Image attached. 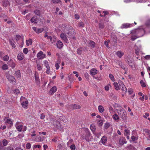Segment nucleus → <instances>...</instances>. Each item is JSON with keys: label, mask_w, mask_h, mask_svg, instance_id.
<instances>
[{"label": "nucleus", "mask_w": 150, "mask_h": 150, "mask_svg": "<svg viewBox=\"0 0 150 150\" xmlns=\"http://www.w3.org/2000/svg\"><path fill=\"white\" fill-rule=\"evenodd\" d=\"M43 52L42 51L40 52L37 54V57L39 59L43 58Z\"/></svg>", "instance_id": "bb28decb"}, {"label": "nucleus", "mask_w": 150, "mask_h": 150, "mask_svg": "<svg viewBox=\"0 0 150 150\" xmlns=\"http://www.w3.org/2000/svg\"><path fill=\"white\" fill-rule=\"evenodd\" d=\"M144 58L147 60L150 59V55H147L144 57Z\"/></svg>", "instance_id": "680f3d73"}, {"label": "nucleus", "mask_w": 150, "mask_h": 150, "mask_svg": "<svg viewBox=\"0 0 150 150\" xmlns=\"http://www.w3.org/2000/svg\"><path fill=\"white\" fill-rule=\"evenodd\" d=\"M6 77L10 82L13 83V82H14L16 83V79L13 76L9 74H7Z\"/></svg>", "instance_id": "20e7f679"}, {"label": "nucleus", "mask_w": 150, "mask_h": 150, "mask_svg": "<svg viewBox=\"0 0 150 150\" xmlns=\"http://www.w3.org/2000/svg\"><path fill=\"white\" fill-rule=\"evenodd\" d=\"M99 28H100L103 29L104 27V25L101 23H99Z\"/></svg>", "instance_id": "603ef678"}, {"label": "nucleus", "mask_w": 150, "mask_h": 150, "mask_svg": "<svg viewBox=\"0 0 150 150\" xmlns=\"http://www.w3.org/2000/svg\"><path fill=\"white\" fill-rule=\"evenodd\" d=\"M138 38H139V37L137 35H132L131 37V40L132 41H134L136 39Z\"/></svg>", "instance_id": "f704fd0d"}, {"label": "nucleus", "mask_w": 150, "mask_h": 150, "mask_svg": "<svg viewBox=\"0 0 150 150\" xmlns=\"http://www.w3.org/2000/svg\"><path fill=\"white\" fill-rule=\"evenodd\" d=\"M97 73V71L94 69H92L90 71V74L92 75H94Z\"/></svg>", "instance_id": "a211bd4d"}, {"label": "nucleus", "mask_w": 150, "mask_h": 150, "mask_svg": "<svg viewBox=\"0 0 150 150\" xmlns=\"http://www.w3.org/2000/svg\"><path fill=\"white\" fill-rule=\"evenodd\" d=\"M8 68V65L6 64H4L2 66V69L4 70Z\"/></svg>", "instance_id": "c03bdc74"}, {"label": "nucleus", "mask_w": 150, "mask_h": 150, "mask_svg": "<svg viewBox=\"0 0 150 150\" xmlns=\"http://www.w3.org/2000/svg\"><path fill=\"white\" fill-rule=\"evenodd\" d=\"M112 118L115 120H119L120 119V117L117 114L114 115L112 116Z\"/></svg>", "instance_id": "473e14b6"}, {"label": "nucleus", "mask_w": 150, "mask_h": 150, "mask_svg": "<svg viewBox=\"0 0 150 150\" xmlns=\"http://www.w3.org/2000/svg\"><path fill=\"white\" fill-rule=\"evenodd\" d=\"M127 147L129 150H137L136 148L131 144L128 146Z\"/></svg>", "instance_id": "2f4dec72"}, {"label": "nucleus", "mask_w": 150, "mask_h": 150, "mask_svg": "<svg viewBox=\"0 0 150 150\" xmlns=\"http://www.w3.org/2000/svg\"><path fill=\"white\" fill-rule=\"evenodd\" d=\"M18 59L20 61L22 60L23 58V53H19L17 56Z\"/></svg>", "instance_id": "f3484780"}, {"label": "nucleus", "mask_w": 150, "mask_h": 150, "mask_svg": "<svg viewBox=\"0 0 150 150\" xmlns=\"http://www.w3.org/2000/svg\"><path fill=\"white\" fill-rule=\"evenodd\" d=\"M26 45L27 46H29L31 45L32 43V40L31 39H29L28 40H27L26 41Z\"/></svg>", "instance_id": "393cba45"}, {"label": "nucleus", "mask_w": 150, "mask_h": 150, "mask_svg": "<svg viewBox=\"0 0 150 150\" xmlns=\"http://www.w3.org/2000/svg\"><path fill=\"white\" fill-rule=\"evenodd\" d=\"M71 107L74 109H79L81 108V106L79 105L76 104L72 105Z\"/></svg>", "instance_id": "6ab92c4d"}, {"label": "nucleus", "mask_w": 150, "mask_h": 150, "mask_svg": "<svg viewBox=\"0 0 150 150\" xmlns=\"http://www.w3.org/2000/svg\"><path fill=\"white\" fill-rule=\"evenodd\" d=\"M128 92L129 94H131L132 92V89L131 88L128 89Z\"/></svg>", "instance_id": "338daca9"}, {"label": "nucleus", "mask_w": 150, "mask_h": 150, "mask_svg": "<svg viewBox=\"0 0 150 150\" xmlns=\"http://www.w3.org/2000/svg\"><path fill=\"white\" fill-rule=\"evenodd\" d=\"M37 67L38 70H40L42 69L41 66L39 64H38L37 65Z\"/></svg>", "instance_id": "864d4df0"}, {"label": "nucleus", "mask_w": 150, "mask_h": 150, "mask_svg": "<svg viewBox=\"0 0 150 150\" xmlns=\"http://www.w3.org/2000/svg\"><path fill=\"white\" fill-rule=\"evenodd\" d=\"M44 64H45V66H46V67H47V66H49V65L48 64V62H47V61L46 60H45L44 62Z\"/></svg>", "instance_id": "13d9d810"}, {"label": "nucleus", "mask_w": 150, "mask_h": 150, "mask_svg": "<svg viewBox=\"0 0 150 150\" xmlns=\"http://www.w3.org/2000/svg\"><path fill=\"white\" fill-rule=\"evenodd\" d=\"M98 109L99 112L101 113H102L104 110L103 107L101 105H100L98 106Z\"/></svg>", "instance_id": "4be33fe9"}, {"label": "nucleus", "mask_w": 150, "mask_h": 150, "mask_svg": "<svg viewBox=\"0 0 150 150\" xmlns=\"http://www.w3.org/2000/svg\"><path fill=\"white\" fill-rule=\"evenodd\" d=\"M132 24L124 23L120 27L121 29L127 28L132 26Z\"/></svg>", "instance_id": "423d86ee"}, {"label": "nucleus", "mask_w": 150, "mask_h": 150, "mask_svg": "<svg viewBox=\"0 0 150 150\" xmlns=\"http://www.w3.org/2000/svg\"><path fill=\"white\" fill-rule=\"evenodd\" d=\"M75 146L74 144H72L70 146V148L71 150H75Z\"/></svg>", "instance_id": "3c124183"}, {"label": "nucleus", "mask_w": 150, "mask_h": 150, "mask_svg": "<svg viewBox=\"0 0 150 150\" xmlns=\"http://www.w3.org/2000/svg\"><path fill=\"white\" fill-rule=\"evenodd\" d=\"M45 116L44 113H42L40 115V118L41 119L43 120L45 117Z\"/></svg>", "instance_id": "5fc2aeb1"}, {"label": "nucleus", "mask_w": 150, "mask_h": 150, "mask_svg": "<svg viewBox=\"0 0 150 150\" xmlns=\"http://www.w3.org/2000/svg\"><path fill=\"white\" fill-rule=\"evenodd\" d=\"M9 59V57L8 55L4 56L3 58V59L4 61H6L8 60Z\"/></svg>", "instance_id": "58836bf2"}, {"label": "nucleus", "mask_w": 150, "mask_h": 150, "mask_svg": "<svg viewBox=\"0 0 150 150\" xmlns=\"http://www.w3.org/2000/svg\"><path fill=\"white\" fill-rule=\"evenodd\" d=\"M6 120V121L5 122L6 123H8V124H12V122L11 119H8L7 118V117H5L4 119V120Z\"/></svg>", "instance_id": "cd10ccee"}, {"label": "nucleus", "mask_w": 150, "mask_h": 150, "mask_svg": "<svg viewBox=\"0 0 150 150\" xmlns=\"http://www.w3.org/2000/svg\"><path fill=\"white\" fill-rule=\"evenodd\" d=\"M110 124L109 123H106L105 124V128L106 129H107L110 126Z\"/></svg>", "instance_id": "79ce46f5"}, {"label": "nucleus", "mask_w": 150, "mask_h": 150, "mask_svg": "<svg viewBox=\"0 0 150 150\" xmlns=\"http://www.w3.org/2000/svg\"><path fill=\"white\" fill-rule=\"evenodd\" d=\"M109 77L110 78L111 80L112 81H115L114 77L112 74H110L109 75Z\"/></svg>", "instance_id": "ea45409f"}, {"label": "nucleus", "mask_w": 150, "mask_h": 150, "mask_svg": "<svg viewBox=\"0 0 150 150\" xmlns=\"http://www.w3.org/2000/svg\"><path fill=\"white\" fill-rule=\"evenodd\" d=\"M55 66L56 67V69H57V70L59 68V64L58 63H56L55 64Z\"/></svg>", "instance_id": "69168bd1"}, {"label": "nucleus", "mask_w": 150, "mask_h": 150, "mask_svg": "<svg viewBox=\"0 0 150 150\" xmlns=\"http://www.w3.org/2000/svg\"><path fill=\"white\" fill-rule=\"evenodd\" d=\"M14 75L15 77L17 78H19L21 77V74L20 70H18L15 71Z\"/></svg>", "instance_id": "ddd939ff"}, {"label": "nucleus", "mask_w": 150, "mask_h": 150, "mask_svg": "<svg viewBox=\"0 0 150 150\" xmlns=\"http://www.w3.org/2000/svg\"><path fill=\"white\" fill-rule=\"evenodd\" d=\"M113 85L114 86L116 90L118 91L120 89L118 85V84L117 82H114Z\"/></svg>", "instance_id": "c756f323"}, {"label": "nucleus", "mask_w": 150, "mask_h": 150, "mask_svg": "<svg viewBox=\"0 0 150 150\" xmlns=\"http://www.w3.org/2000/svg\"><path fill=\"white\" fill-rule=\"evenodd\" d=\"M21 38V37L19 35H17L16 36V40L17 41L19 40Z\"/></svg>", "instance_id": "8fccbe9b"}, {"label": "nucleus", "mask_w": 150, "mask_h": 150, "mask_svg": "<svg viewBox=\"0 0 150 150\" xmlns=\"http://www.w3.org/2000/svg\"><path fill=\"white\" fill-rule=\"evenodd\" d=\"M83 49L81 47H80V48H78L77 50V54L79 55H81L82 53L83 50Z\"/></svg>", "instance_id": "b1692460"}, {"label": "nucleus", "mask_w": 150, "mask_h": 150, "mask_svg": "<svg viewBox=\"0 0 150 150\" xmlns=\"http://www.w3.org/2000/svg\"><path fill=\"white\" fill-rule=\"evenodd\" d=\"M34 12L36 15L39 17L40 16L41 13L40 11L39 10L36 9L34 11Z\"/></svg>", "instance_id": "412c9836"}, {"label": "nucleus", "mask_w": 150, "mask_h": 150, "mask_svg": "<svg viewBox=\"0 0 150 150\" xmlns=\"http://www.w3.org/2000/svg\"><path fill=\"white\" fill-rule=\"evenodd\" d=\"M57 90V87L55 86H54L51 89L50 91V93L52 95Z\"/></svg>", "instance_id": "dca6fc26"}, {"label": "nucleus", "mask_w": 150, "mask_h": 150, "mask_svg": "<svg viewBox=\"0 0 150 150\" xmlns=\"http://www.w3.org/2000/svg\"><path fill=\"white\" fill-rule=\"evenodd\" d=\"M135 133H136V132L135 131H133L132 132V135L131 136V139H132V141H135L137 140L138 139V136L136 137L134 135H135Z\"/></svg>", "instance_id": "1a4fd4ad"}, {"label": "nucleus", "mask_w": 150, "mask_h": 150, "mask_svg": "<svg viewBox=\"0 0 150 150\" xmlns=\"http://www.w3.org/2000/svg\"><path fill=\"white\" fill-rule=\"evenodd\" d=\"M47 71H46V73L47 74H49L50 72V66H47Z\"/></svg>", "instance_id": "052dcab7"}, {"label": "nucleus", "mask_w": 150, "mask_h": 150, "mask_svg": "<svg viewBox=\"0 0 150 150\" xmlns=\"http://www.w3.org/2000/svg\"><path fill=\"white\" fill-rule=\"evenodd\" d=\"M79 27H83L84 26V24L83 22H81L79 23Z\"/></svg>", "instance_id": "6e6d98bb"}, {"label": "nucleus", "mask_w": 150, "mask_h": 150, "mask_svg": "<svg viewBox=\"0 0 150 150\" xmlns=\"http://www.w3.org/2000/svg\"><path fill=\"white\" fill-rule=\"evenodd\" d=\"M54 3L57 4L61 1V0H52Z\"/></svg>", "instance_id": "4d7b16f0"}, {"label": "nucleus", "mask_w": 150, "mask_h": 150, "mask_svg": "<svg viewBox=\"0 0 150 150\" xmlns=\"http://www.w3.org/2000/svg\"><path fill=\"white\" fill-rule=\"evenodd\" d=\"M9 42L10 44L12 46V47L13 48H15L16 47V45L15 44V42H12L11 41V40H9Z\"/></svg>", "instance_id": "72a5a7b5"}, {"label": "nucleus", "mask_w": 150, "mask_h": 150, "mask_svg": "<svg viewBox=\"0 0 150 150\" xmlns=\"http://www.w3.org/2000/svg\"><path fill=\"white\" fill-rule=\"evenodd\" d=\"M125 135H127L129 134V131L127 129H126L125 130Z\"/></svg>", "instance_id": "09e8293b"}, {"label": "nucleus", "mask_w": 150, "mask_h": 150, "mask_svg": "<svg viewBox=\"0 0 150 150\" xmlns=\"http://www.w3.org/2000/svg\"><path fill=\"white\" fill-rule=\"evenodd\" d=\"M145 31L143 28H138L132 30L131 32V34L132 35H136L139 37L142 36L144 34Z\"/></svg>", "instance_id": "f257e3e1"}, {"label": "nucleus", "mask_w": 150, "mask_h": 150, "mask_svg": "<svg viewBox=\"0 0 150 150\" xmlns=\"http://www.w3.org/2000/svg\"><path fill=\"white\" fill-rule=\"evenodd\" d=\"M14 92L16 94H18L20 93V91L18 89H16L14 90Z\"/></svg>", "instance_id": "de8ad7c7"}, {"label": "nucleus", "mask_w": 150, "mask_h": 150, "mask_svg": "<svg viewBox=\"0 0 150 150\" xmlns=\"http://www.w3.org/2000/svg\"><path fill=\"white\" fill-rule=\"evenodd\" d=\"M120 117L123 120H126L127 117V113L126 111L123 109H121L118 112Z\"/></svg>", "instance_id": "f03ea898"}, {"label": "nucleus", "mask_w": 150, "mask_h": 150, "mask_svg": "<svg viewBox=\"0 0 150 150\" xmlns=\"http://www.w3.org/2000/svg\"><path fill=\"white\" fill-rule=\"evenodd\" d=\"M119 66L123 69L125 70V71H126L127 70V68H126L125 65L122 62H119Z\"/></svg>", "instance_id": "4468645a"}, {"label": "nucleus", "mask_w": 150, "mask_h": 150, "mask_svg": "<svg viewBox=\"0 0 150 150\" xmlns=\"http://www.w3.org/2000/svg\"><path fill=\"white\" fill-rule=\"evenodd\" d=\"M103 124V122L102 120H100L98 122V124L99 126H101Z\"/></svg>", "instance_id": "e2e57ef3"}, {"label": "nucleus", "mask_w": 150, "mask_h": 150, "mask_svg": "<svg viewBox=\"0 0 150 150\" xmlns=\"http://www.w3.org/2000/svg\"><path fill=\"white\" fill-rule=\"evenodd\" d=\"M140 83L142 87H146L145 83L144 82L143 80H141L140 81Z\"/></svg>", "instance_id": "4c0bfd02"}, {"label": "nucleus", "mask_w": 150, "mask_h": 150, "mask_svg": "<svg viewBox=\"0 0 150 150\" xmlns=\"http://www.w3.org/2000/svg\"><path fill=\"white\" fill-rule=\"evenodd\" d=\"M37 30L36 33H41L44 30V29L43 28H38Z\"/></svg>", "instance_id": "c9c22d12"}, {"label": "nucleus", "mask_w": 150, "mask_h": 150, "mask_svg": "<svg viewBox=\"0 0 150 150\" xmlns=\"http://www.w3.org/2000/svg\"><path fill=\"white\" fill-rule=\"evenodd\" d=\"M146 24L147 26L150 27V19L146 21Z\"/></svg>", "instance_id": "49530a36"}, {"label": "nucleus", "mask_w": 150, "mask_h": 150, "mask_svg": "<svg viewBox=\"0 0 150 150\" xmlns=\"http://www.w3.org/2000/svg\"><path fill=\"white\" fill-rule=\"evenodd\" d=\"M120 89L122 90V93L124 94H125V93H126L127 90V88H126L125 86H124L120 87Z\"/></svg>", "instance_id": "c85d7f7f"}, {"label": "nucleus", "mask_w": 150, "mask_h": 150, "mask_svg": "<svg viewBox=\"0 0 150 150\" xmlns=\"http://www.w3.org/2000/svg\"><path fill=\"white\" fill-rule=\"evenodd\" d=\"M2 143L4 146H6L8 144L7 141L5 139H4L2 141Z\"/></svg>", "instance_id": "e433bc0d"}, {"label": "nucleus", "mask_w": 150, "mask_h": 150, "mask_svg": "<svg viewBox=\"0 0 150 150\" xmlns=\"http://www.w3.org/2000/svg\"><path fill=\"white\" fill-rule=\"evenodd\" d=\"M119 144L121 145H123L124 144H126L127 142L125 141V138L122 137L119 139Z\"/></svg>", "instance_id": "9d476101"}, {"label": "nucleus", "mask_w": 150, "mask_h": 150, "mask_svg": "<svg viewBox=\"0 0 150 150\" xmlns=\"http://www.w3.org/2000/svg\"><path fill=\"white\" fill-rule=\"evenodd\" d=\"M118 83L120 87L124 86H125L123 84V82L121 81H119L118 82Z\"/></svg>", "instance_id": "a19ab883"}, {"label": "nucleus", "mask_w": 150, "mask_h": 150, "mask_svg": "<svg viewBox=\"0 0 150 150\" xmlns=\"http://www.w3.org/2000/svg\"><path fill=\"white\" fill-rule=\"evenodd\" d=\"M23 52L25 54H27L28 52V49L27 48H24L23 50Z\"/></svg>", "instance_id": "bf43d9fd"}, {"label": "nucleus", "mask_w": 150, "mask_h": 150, "mask_svg": "<svg viewBox=\"0 0 150 150\" xmlns=\"http://www.w3.org/2000/svg\"><path fill=\"white\" fill-rule=\"evenodd\" d=\"M88 44L92 48H94L96 46V43L93 41H90V42H89Z\"/></svg>", "instance_id": "a878e982"}, {"label": "nucleus", "mask_w": 150, "mask_h": 150, "mask_svg": "<svg viewBox=\"0 0 150 150\" xmlns=\"http://www.w3.org/2000/svg\"><path fill=\"white\" fill-rule=\"evenodd\" d=\"M116 54L119 57L121 58L123 55L124 53L120 51H118L117 52H116Z\"/></svg>", "instance_id": "5701e85b"}, {"label": "nucleus", "mask_w": 150, "mask_h": 150, "mask_svg": "<svg viewBox=\"0 0 150 150\" xmlns=\"http://www.w3.org/2000/svg\"><path fill=\"white\" fill-rule=\"evenodd\" d=\"M35 77L36 83L38 86L40 84V79L38 75L36 73H35Z\"/></svg>", "instance_id": "9b49d317"}, {"label": "nucleus", "mask_w": 150, "mask_h": 150, "mask_svg": "<svg viewBox=\"0 0 150 150\" xmlns=\"http://www.w3.org/2000/svg\"><path fill=\"white\" fill-rule=\"evenodd\" d=\"M107 140V138L105 136H103L100 141L99 142V144H100V143H102L103 145H105V143L106 142Z\"/></svg>", "instance_id": "6e6552de"}, {"label": "nucleus", "mask_w": 150, "mask_h": 150, "mask_svg": "<svg viewBox=\"0 0 150 150\" xmlns=\"http://www.w3.org/2000/svg\"><path fill=\"white\" fill-rule=\"evenodd\" d=\"M8 64L12 68H14L16 65V63L12 60H10L8 62Z\"/></svg>", "instance_id": "0eeeda50"}, {"label": "nucleus", "mask_w": 150, "mask_h": 150, "mask_svg": "<svg viewBox=\"0 0 150 150\" xmlns=\"http://www.w3.org/2000/svg\"><path fill=\"white\" fill-rule=\"evenodd\" d=\"M57 47L59 49H61L63 46L62 42L60 41H58L57 43Z\"/></svg>", "instance_id": "2eb2a0df"}, {"label": "nucleus", "mask_w": 150, "mask_h": 150, "mask_svg": "<svg viewBox=\"0 0 150 150\" xmlns=\"http://www.w3.org/2000/svg\"><path fill=\"white\" fill-rule=\"evenodd\" d=\"M60 37L62 40L64 41L65 42L67 43L69 42L66 35L64 33H62L61 34Z\"/></svg>", "instance_id": "39448f33"}, {"label": "nucleus", "mask_w": 150, "mask_h": 150, "mask_svg": "<svg viewBox=\"0 0 150 150\" xmlns=\"http://www.w3.org/2000/svg\"><path fill=\"white\" fill-rule=\"evenodd\" d=\"M41 147V146L40 145H35L33 146V149L34 150L35 148H38L39 149H40Z\"/></svg>", "instance_id": "a18cd8bd"}, {"label": "nucleus", "mask_w": 150, "mask_h": 150, "mask_svg": "<svg viewBox=\"0 0 150 150\" xmlns=\"http://www.w3.org/2000/svg\"><path fill=\"white\" fill-rule=\"evenodd\" d=\"M28 102L27 101H23L21 103L22 106L24 108H26L27 107Z\"/></svg>", "instance_id": "7c9ffc66"}, {"label": "nucleus", "mask_w": 150, "mask_h": 150, "mask_svg": "<svg viewBox=\"0 0 150 150\" xmlns=\"http://www.w3.org/2000/svg\"><path fill=\"white\" fill-rule=\"evenodd\" d=\"M6 150H13V148L11 146H9L7 148Z\"/></svg>", "instance_id": "774afa93"}, {"label": "nucleus", "mask_w": 150, "mask_h": 150, "mask_svg": "<svg viewBox=\"0 0 150 150\" xmlns=\"http://www.w3.org/2000/svg\"><path fill=\"white\" fill-rule=\"evenodd\" d=\"M23 126L21 125H19L16 126L17 130L19 132L21 131Z\"/></svg>", "instance_id": "aec40b11"}, {"label": "nucleus", "mask_w": 150, "mask_h": 150, "mask_svg": "<svg viewBox=\"0 0 150 150\" xmlns=\"http://www.w3.org/2000/svg\"><path fill=\"white\" fill-rule=\"evenodd\" d=\"M53 125L56 127H57L59 129L61 130L62 129V126L59 122L56 120H53Z\"/></svg>", "instance_id": "7ed1b4c3"}, {"label": "nucleus", "mask_w": 150, "mask_h": 150, "mask_svg": "<svg viewBox=\"0 0 150 150\" xmlns=\"http://www.w3.org/2000/svg\"><path fill=\"white\" fill-rule=\"evenodd\" d=\"M8 2L7 1L6 3H5V2L3 4V5L4 6H5V7H6L8 5Z\"/></svg>", "instance_id": "0e129e2a"}, {"label": "nucleus", "mask_w": 150, "mask_h": 150, "mask_svg": "<svg viewBox=\"0 0 150 150\" xmlns=\"http://www.w3.org/2000/svg\"><path fill=\"white\" fill-rule=\"evenodd\" d=\"M31 146L30 144L29 143H28L27 144L26 146V148L27 149H29L30 148Z\"/></svg>", "instance_id": "37998d69"}, {"label": "nucleus", "mask_w": 150, "mask_h": 150, "mask_svg": "<svg viewBox=\"0 0 150 150\" xmlns=\"http://www.w3.org/2000/svg\"><path fill=\"white\" fill-rule=\"evenodd\" d=\"M38 16H33L30 19V21L33 23H37L38 20Z\"/></svg>", "instance_id": "f8f14e48"}]
</instances>
